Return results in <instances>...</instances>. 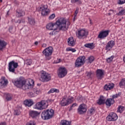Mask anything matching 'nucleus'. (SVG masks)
Here are the masks:
<instances>
[{"instance_id":"nucleus-12","label":"nucleus","mask_w":125,"mask_h":125,"mask_svg":"<svg viewBox=\"0 0 125 125\" xmlns=\"http://www.w3.org/2000/svg\"><path fill=\"white\" fill-rule=\"evenodd\" d=\"M40 11H42V16H46L49 13V9H47V7H46L44 5L40 7Z\"/></svg>"},{"instance_id":"nucleus-1","label":"nucleus","mask_w":125,"mask_h":125,"mask_svg":"<svg viewBox=\"0 0 125 125\" xmlns=\"http://www.w3.org/2000/svg\"><path fill=\"white\" fill-rule=\"evenodd\" d=\"M71 23L64 18H61L57 21L55 23H49L46 25V28L48 30L56 31L59 30V31H63L65 32L68 30L69 26Z\"/></svg>"},{"instance_id":"nucleus-45","label":"nucleus","mask_w":125,"mask_h":125,"mask_svg":"<svg viewBox=\"0 0 125 125\" xmlns=\"http://www.w3.org/2000/svg\"><path fill=\"white\" fill-rule=\"evenodd\" d=\"M26 125H36V123H35V121H31L26 123Z\"/></svg>"},{"instance_id":"nucleus-22","label":"nucleus","mask_w":125,"mask_h":125,"mask_svg":"<svg viewBox=\"0 0 125 125\" xmlns=\"http://www.w3.org/2000/svg\"><path fill=\"white\" fill-rule=\"evenodd\" d=\"M60 104L61 106H67V105H69V103H68V101L67 100V98L66 97H63L60 103Z\"/></svg>"},{"instance_id":"nucleus-26","label":"nucleus","mask_w":125,"mask_h":125,"mask_svg":"<svg viewBox=\"0 0 125 125\" xmlns=\"http://www.w3.org/2000/svg\"><path fill=\"white\" fill-rule=\"evenodd\" d=\"M7 44L4 41L0 40V50H2Z\"/></svg>"},{"instance_id":"nucleus-32","label":"nucleus","mask_w":125,"mask_h":125,"mask_svg":"<svg viewBox=\"0 0 125 125\" xmlns=\"http://www.w3.org/2000/svg\"><path fill=\"white\" fill-rule=\"evenodd\" d=\"M33 91L34 93L36 94H40V93H42V91H41V89L38 88H35L33 89Z\"/></svg>"},{"instance_id":"nucleus-28","label":"nucleus","mask_w":125,"mask_h":125,"mask_svg":"<svg viewBox=\"0 0 125 125\" xmlns=\"http://www.w3.org/2000/svg\"><path fill=\"white\" fill-rule=\"evenodd\" d=\"M27 18L29 24H30V25H31V26H34L35 24H36V21H35V19L30 17H28Z\"/></svg>"},{"instance_id":"nucleus-39","label":"nucleus","mask_w":125,"mask_h":125,"mask_svg":"<svg viewBox=\"0 0 125 125\" xmlns=\"http://www.w3.org/2000/svg\"><path fill=\"white\" fill-rule=\"evenodd\" d=\"M66 51H72V52H76L77 51V50H75V48H67Z\"/></svg>"},{"instance_id":"nucleus-63","label":"nucleus","mask_w":125,"mask_h":125,"mask_svg":"<svg viewBox=\"0 0 125 125\" xmlns=\"http://www.w3.org/2000/svg\"><path fill=\"white\" fill-rule=\"evenodd\" d=\"M119 22H120V21H122V19H120L119 20Z\"/></svg>"},{"instance_id":"nucleus-41","label":"nucleus","mask_w":125,"mask_h":125,"mask_svg":"<svg viewBox=\"0 0 125 125\" xmlns=\"http://www.w3.org/2000/svg\"><path fill=\"white\" fill-rule=\"evenodd\" d=\"M120 95H121V93H119L118 94L114 95L112 96L111 99H112L113 100H114V99H115V98H118V97H119V96H120Z\"/></svg>"},{"instance_id":"nucleus-24","label":"nucleus","mask_w":125,"mask_h":125,"mask_svg":"<svg viewBox=\"0 0 125 125\" xmlns=\"http://www.w3.org/2000/svg\"><path fill=\"white\" fill-rule=\"evenodd\" d=\"M24 104L25 106H28V107H31L33 104H34V102L32 100H26L24 101Z\"/></svg>"},{"instance_id":"nucleus-16","label":"nucleus","mask_w":125,"mask_h":125,"mask_svg":"<svg viewBox=\"0 0 125 125\" xmlns=\"http://www.w3.org/2000/svg\"><path fill=\"white\" fill-rule=\"evenodd\" d=\"M40 114L41 112L35 110H30L29 111V116L32 119H37L40 116Z\"/></svg>"},{"instance_id":"nucleus-33","label":"nucleus","mask_w":125,"mask_h":125,"mask_svg":"<svg viewBox=\"0 0 125 125\" xmlns=\"http://www.w3.org/2000/svg\"><path fill=\"white\" fill-rule=\"evenodd\" d=\"M119 86L120 87H122V86H125V78L121 80V81L119 83Z\"/></svg>"},{"instance_id":"nucleus-53","label":"nucleus","mask_w":125,"mask_h":125,"mask_svg":"<svg viewBox=\"0 0 125 125\" xmlns=\"http://www.w3.org/2000/svg\"><path fill=\"white\" fill-rule=\"evenodd\" d=\"M12 30H13V27L10 26L9 28V31L10 33H13V31H12Z\"/></svg>"},{"instance_id":"nucleus-38","label":"nucleus","mask_w":125,"mask_h":125,"mask_svg":"<svg viewBox=\"0 0 125 125\" xmlns=\"http://www.w3.org/2000/svg\"><path fill=\"white\" fill-rule=\"evenodd\" d=\"M117 15L121 16V15H125V9L121 10Z\"/></svg>"},{"instance_id":"nucleus-8","label":"nucleus","mask_w":125,"mask_h":125,"mask_svg":"<svg viewBox=\"0 0 125 125\" xmlns=\"http://www.w3.org/2000/svg\"><path fill=\"white\" fill-rule=\"evenodd\" d=\"M35 85V82L34 80L30 79L28 81V83H25L23 85L21 88L23 90H26V89H32Z\"/></svg>"},{"instance_id":"nucleus-62","label":"nucleus","mask_w":125,"mask_h":125,"mask_svg":"<svg viewBox=\"0 0 125 125\" xmlns=\"http://www.w3.org/2000/svg\"><path fill=\"white\" fill-rule=\"evenodd\" d=\"M60 61H61V59H59V62H58V63H59L60 62Z\"/></svg>"},{"instance_id":"nucleus-42","label":"nucleus","mask_w":125,"mask_h":125,"mask_svg":"<svg viewBox=\"0 0 125 125\" xmlns=\"http://www.w3.org/2000/svg\"><path fill=\"white\" fill-rule=\"evenodd\" d=\"M113 59H114V57L111 56L110 57L106 59V62H107V63H110V62L113 61Z\"/></svg>"},{"instance_id":"nucleus-43","label":"nucleus","mask_w":125,"mask_h":125,"mask_svg":"<svg viewBox=\"0 0 125 125\" xmlns=\"http://www.w3.org/2000/svg\"><path fill=\"white\" fill-rule=\"evenodd\" d=\"M27 95L29 97H34L35 96V93H33V92H29Z\"/></svg>"},{"instance_id":"nucleus-3","label":"nucleus","mask_w":125,"mask_h":125,"mask_svg":"<svg viewBox=\"0 0 125 125\" xmlns=\"http://www.w3.org/2000/svg\"><path fill=\"white\" fill-rule=\"evenodd\" d=\"M53 50V47L49 46L42 51V53L45 56V60H50L51 59V55H52Z\"/></svg>"},{"instance_id":"nucleus-23","label":"nucleus","mask_w":125,"mask_h":125,"mask_svg":"<svg viewBox=\"0 0 125 125\" xmlns=\"http://www.w3.org/2000/svg\"><path fill=\"white\" fill-rule=\"evenodd\" d=\"M97 103L98 104V105H103V104H105L104 96H101L99 100L97 101Z\"/></svg>"},{"instance_id":"nucleus-4","label":"nucleus","mask_w":125,"mask_h":125,"mask_svg":"<svg viewBox=\"0 0 125 125\" xmlns=\"http://www.w3.org/2000/svg\"><path fill=\"white\" fill-rule=\"evenodd\" d=\"M40 77V80L41 82H42V83H47V82H49V81L51 80L50 74L44 71L41 72Z\"/></svg>"},{"instance_id":"nucleus-2","label":"nucleus","mask_w":125,"mask_h":125,"mask_svg":"<svg viewBox=\"0 0 125 125\" xmlns=\"http://www.w3.org/2000/svg\"><path fill=\"white\" fill-rule=\"evenodd\" d=\"M41 117L42 120H50L54 117V110L52 109H48L42 111Z\"/></svg>"},{"instance_id":"nucleus-11","label":"nucleus","mask_w":125,"mask_h":125,"mask_svg":"<svg viewBox=\"0 0 125 125\" xmlns=\"http://www.w3.org/2000/svg\"><path fill=\"white\" fill-rule=\"evenodd\" d=\"M106 120L109 122L117 121L118 120V115L114 112H111L106 117Z\"/></svg>"},{"instance_id":"nucleus-31","label":"nucleus","mask_w":125,"mask_h":125,"mask_svg":"<svg viewBox=\"0 0 125 125\" xmlns=\"http://www.w3.org/2000/svg\"><path fill=\"white\" fill-rule=\"evenodd\" d=\"M54 92H56V93H59V89L56 88H51L48 92V94H50V93H53Z\"/></svg>"},{"instance_id":"nucleus-36","label":"nucleus","mask_w":125,"mask_h":125,"mask_svg":"<svg viewBox=\"0 0 125 125\" xmlns=\"http://www.w3.org/2000/svg\"><path fill=\"white\" fill-rule=\"evenodd\" d=\"M12 95L8 94L6 97V99L7 101H10L12 99Z\"/></svg>"},{"instance_id":"nucleus-49","label":"nucleus","mask_w":125,"mask_h":125,"mask_svg":"<svg viewBox=\"0 0 125 125\" xmlns=\"http://www.w3.org/2000/svg\"><path fill=\"white\" fill-rule=\"evenodd\" d=\"M118 3V4H124L125 3V0H119Z\"/></svg>"},{"instance_id":"nucleus-47","label":"nucleus","mask_w":125,"mask_h":125,"mask_svg":"<svg viewBox=\"0 0 125 125\" xmlns=\"http://www.w3.org/2000/svg\"><path fill=\"white\" fill-rule=\"evenodd\" d=\"M54 18H55V14H53L49 17V20H52V19H54Z\"/></svg>"},{"instance_id":"nucleus-34","label":"nucleus","mask_w":125,"mask_h":125,"mask_svg":"<svg viewBox=\"0 0 125 125\" xmlns=\"http://www.w3.org/2000/svg\"><path fill=\"white\" fill-rule=\"evenodd\" d=\"M32 62L33 61L31 59H28L25 61V63L27 65L31 66V65H32Z\"/></svg>"},{"instance_id":"nucleus-40","label":"nucleus","mask_w":125,"mask_h":125,"mask_svg":"<svg viewBox=\"0 0 125 125\" xmlns=\"http://www.w3.org/2000/svg\"><path fill=\"white\" fill-rule=\"evenodd\" d=\"M85 75L88 77V79H90L91 78L92 73L91 72H86Z\"/></svg>"},{"instance_id":"nucleus-20","label":"nucleus","mask_w":125,"mask_h":125,"mask_svg":"<svg viewBox=\"0 0 125 125\" xmlns=\"http://www.w3.org/2000/svg\"><path fill=\"white\" fill-rule=\"evenodd\" d=\"M115 103V100H113L112 98H108L105 102V104L106 106L110 107L111 105H113Z\"/></svg>"},{"instance_id":"nucleus-64","label":"nucleus","mask_w":125,"mask_h":125,"mask_svg":"<svg viewBox=\"0 0 125 125\" xmlns=\"http://www.w3.org/2000/svg\"><path fill=\"white\" fill-rule=\"evenodd\" d=\"M9 12V11H8L7 13V15H8V13Z\"/></svg>"},{"instance_id":"nucleus-44","label":"nucleus","mask_w":125,"mask_h":125,"mask_svg":"<svg viewBox=\"0 0 125 125\" xmlns=\"http://www.w3.org/2000/svg\"><path fill=\"white\" fill-rule=\"evenodd\" d=\"M94 60V57L93 56H90L88 58V61L89 63H92V62Z\"/></svg>"},{"instance_id":"nucleus-19","label":"nucleus","mask_w":125,"mask_h":125,"mask_svg":"<svg viewBox=\"0 0 125 125\" xmlns=\"http://www.w3.org/2000/svg\"><path fill=\"white\" fill-rule=\"evenodd\" d=\"M114 86H115V85L113 83H109L107 84H106L104 87V90H111V89H113L114 88Z\"/></svg>"},{"instance_id":"nucleus-51","label":"nucleus","mask_w":125,"mask_h":125,"mask_svg":"<svg viewBox=\"0 0 125 125\" xmlns=\"http://www.w3.org/2000/svg\"><path fill=\"white\" fill-rule=\"evenodd\" d=\"M94 112H95V110H94V108H92V109H90L89 111V113L90 114H93V113H94Z\"/></svg>"},{"instance_id":"nucleus-27","label":"nucleus","mask_w":125,"mask_h":125,"mask_svg":"<svg viewBox=\"0 0 125 125\" xmlns=\"http://www.w3.org/2000/svg\"><path fill=\"white\" fill-rule=\"evenodd\" d=\"M0 82L1 83V85L2 86H5L6 84L8 83L7 80H5V77H3L1 78V80L0 81Z\"/></svg>"},{"instance_id":"nucleus-9","label":"nucleus","mask_w":125,"mask_h":125,"mask_svg":"<svg viewBox=\"0 0 125 125\" xmlns=\"http://www.w3.org/2000/svg\"><path fill=\"white\" fill-rule=\"evenodd\" d=\"M18 67V62H15L14 61H12L9 62L8 70L11 73H15V69Z\"/></svg>"},{"instance_id":"nucleus-56","label":"nucleus","mask_w":125,"mask_h":125,"mask_svg":"<svg viewBox=\"0 0 125 125\" xmlns=\"http://www.w3.org/2000/svg\"><path fill=\"white\" fill-rule=\"evenodd\" d=\"M42 47H46V43H43L42 45Z\"/></svg>"},{"instance_id":"nucleus-60","label":"nucleus","mask_w":125,"mask_h":125,"mask_svg":"<svg viewBox=\"0 0 125 125\" xmlns=\"http://www.w3.org/2000/svg\"><path fill=\"white\" fill-rule=\"evenodd\" d=\"M90 23L92 24V20H90Z\"/></svg>"},{"instance_id":"nucleus-54","label":"nucleus","mask_w":125,"mask_h":125,"mask_svg":"<svg viewBox=\"0 0 125 125\" xmlns=\"http://www.w3.org/2000/svg\"><path fill=\"white\" fill-rule=\"evenodd\" d=\"M79 0H71V2H72V3H75V2H78Z\"/></svg>"},{"instance_id":"nucleus-37","label":"nucleus","mask_w":125,"mask_h":125,"mask_svg":"<svg viewBox=\"0 0 125 125\" xmlns=\"http://www.w3.org/2000/svg\"><path fill=\"white\" fill-rule=\"evenodd\" d=\"M124 110L125 107L120 106L118 108L117 112H118L119 113H122L123 111H124Z\"/></svg>"},{"instance_id":"nucleus-25","label":"nucleus","mask_w":125,"mask_h":125,"mask_svg":"<svg viewBox=\"0 0 125 125\" xmlns=\"http://www.w3.org/2000/svg\"><path fill=\"white\" fill-rule=\"evenodd\" d=\"M16 15L17 17H22L25 15V11L22 10H17Z\"/></svg>"},{"instance_id":"nucleus-50","label":"nucleus","mask_w":125,"mask_h":125,"mask_svg":"<svg viewBox=\"0 0 125 125\" xmlns=\"http://www.w3.org/2000/svg\"><path fill=\"white\" fill-rule=\"evenodd\" d=\"M76 106H78V104H77V103H75L73 104L70 107V109H69V111H71V110H72L73 107H76Z\"/></svg>"},{"instance_id":"nucleus-17","label":"nucleus","mask_w":125,"mask_h":125,"mask_svg":"<svg viewBox=\"0 0 125 125\" xmlns=\"http://www.w3.org/2000/svg\"><path fill=\"white\" fill-rule=\"evenodd\" d=\"M78 112L80 115L86 112V109L85 108V107H84V104H83L80 105L78 109Z\"/></svg>"},{"instance_id":"nucleus-10","label":"nucleus","mask_w":125,"mask_h":125,"mask_svg":"<svg viewBox=\"0 0 125 125\" xmlns=\"http://www.w3.org/2000/svg\"><path fill=\"white\" fill-rule=\"evenodd\" d=\"M67 69L65 67H60L58 70L57 74L59 78H64L67 75Z\"/></svg>"},{"instance_id":"nucleus-5","label":"nucleus","mask_w":125,"mask_h":125,"mask_svg":"<svg viewBox=\"0 0 125 125\" xmlns=\"http://www.w3.org/2000/svg\"><path fill=\"white\" fill-rule=\"evenodd\" d=\"M87 31H85V29H79L76 32V37L82 40V39H85L87 37Z\"/></svg>"},{"instance_id":"nucleus-52","label":"nucleus","mask_w":125,"mask_h":125,"mask_svg":"<svg viewBox=\"0 0 125 125\" xmlns=\"http://www.w3.org/2000/svg\"><path fill=\"white\" fill-rule=\"evenodd\" d=\"M18 23H19V24H21V23H25V21L23 20H19L18 21Z\"/></svg>"},{"instance_id":"nucleus-6","label":"nucleus","mask_w":125,"mask_h":125,"mask_svg":"<svg viewBox=\"0 0 125 125\" xmlns=\"http://www.w3.org/2000/svg\"><path fill=\"white\" fill-rule=\"evenodd\" d=\"M47 106H48L47 101L44 100H42L40 102L37 103L36 104V109L38 110H43V109L47 108Z\"/></svg>"},{"instance_id":"nucleus-13","label":"nucleus","mask_w":125,"mask_h":125,"mask_svg":"<svg viewBox=\"0 0 125 125\" xmlns=\"http://www.w3.org/2000/svg\"><path fill=\"white\" fill-rule=\"evenodd\" d=\"M26 83V81L23 80L22 79H20L17 81H15L14 83V85L19 87V88H22L23 85Z\"/></svg>"},{"instance_id":"nucleus-57","label":"nucleus","mask_w":125,"mask_h":125,"mask_svg":"<svg viewBox=\"0 0 125 125\" xmlns=\"http://www.w3.org/2000/svg\"><path fill=\"white\" fill-rule=\"evenodd\" d=\"M38 44H39V42H35V44L36 45H38Z\"/></svg>"},{"instance_id":"nucleus-55","label":"nucleus","mask_w":125,"mask_h":125,"mask_svg":"<svg viewBox=\"0 0 125 125\" xmlns=\"http://www.w3.org/2000/svg\"><path fill=\"white\" fill-rule=\"evenodd\" d=\"M0 125H6V123L2 122V123H0Z\"/></svg>"},{"instance_id":"nucleus-7","label":"nucleus","mask_w":125,"mask_h":125,"mask_svg":"<svg viewBox=\"0 0 125 125\" xmlns=\"http://www.w3.org/2000/svg\"><path fill=\"white\" fill-rule=\"evenodd\" d=\"M85 56H80L76 60L75 65L76 68H79L81 66H83L85 62Z\"/></svg>"},{"instance_id":"nucleus-30","label":"nucleus","mask_w":125,"mask_h":125,"mask_svg":"<svg viewBox=\"0 0 125 125\" xmlns=\"http://www.w3.org/2000/svg\"><path fill=\"white\" fill-rule=\"evenodd\" d=\"M71 122L67 120H62L60 123V125H70Z\"/></svg>"},{"instance_id":"nucleus-35","label":"nucleus","mask_w":125,"mask_h":125,"mask_svg":"<svg viewBox=\"0 0 125 125\" xmlns=\"http://www.w3.org/2000/svg\"><path fill=\"white\" fill-rule=\"evenodd\" d=\"M66 99L67 100V102L68 103V104H71V103H72V102L74 101V97H69Z\"/></svg>"},{"instance_id":"nucleus-15","label":"nucleus","mask_w":125,"mask_h":125,"mask_svg":"<svg viewBox=\"0 0 125 125\" xmlns=\"http://www.w3.org/2000/svg\"><path fill=\"white\" fill-rule=\"evenodd\" d=\"M96 77L99 80H102L104 78V70L97 69L96 71Z\"/></svg>"},{"instance_id":"nucleus-59","label":"nucleus","mask_w":125,"mask_h":125,"mask_svg":"<svg viewBox=\"0 0 125 125\" xmlns=\"http://www.w3.org/2000/svg\"><path fill=\"white\" fill-rule=\"evenodd\" d=\"M49 35H51L52 36H53V32H50V33H49Z\"/></svg>"},{"instance_id":"nucleus-21","label":"nucleus","mask_w":125,"mask_h":125,"mask_svg":"<svg viewBox=\"0 0 125 125\" xmlns=\"http://www.w3.org/2000/svg\"><path fill=\"white\" fill-rule=\"evenodd\" d=\"M67 43L69 46H74V45L75 44L74 38L73 37L69 38L67 40Z\"/></svg>"},{"instance_id":"nucleus-48","label":"nucleus","mask_w":125,"mask_h":125,"mask_svg":"<svg viewBox=\"0 0 125 125\" xmlns=\"http://www.w3.org/2000/svg\"><path fill=\"white\" fill-rule=\"evenodd\" d=\"M14 114L16 116H19V115H20L21 114V112H20V111L17 110L14 111Z\"/></svg>"},{"instance_id":"nucleus-14","label":"nucleus","mask_w":125,"mask_h":125,"mask_svg":"<svg viewBox=\"0 0 125 125\" xmlns=\"http://www.w3.org/2000/svg\"><path fill=\"white\" fill-rule=\"evenodd\" d=\"M109 30H103L100 32L98 38V39H105V38H107V36H109Z\"/></svg>"},{"instance_id":"nucleus-18","label":"nucleus","mask_w":125,"mask_h":125,"mask_svg":"<svg viewBox=\"0 0 125 125\" xmlns=\"http://www.w3.org/2000/svg\"><path fill=\"white\" fill-rule=\"evenodd\" d=\"M115 45V42L111 40L108 42L106 44L105 49L106 50H110L111 48H113V47Z\"/></svg>"},{"instance_id":"nucleus-29","label":"nucleus","mask_w":125,"mask_h":125,"mask_svg":"<svg viewBox=\"0 0 125 125\" xmlns=\"http://www.w3.org/2000/svg\"><path fill=\"white\" fill-rule=\"evenodd\" d=\"M84 46L87 47V48H90V49H93L94 48V44L93 43H88L84 44Z\"/></svg>"},{"instance_id":"nucleus-58","label":"nucleus","mask_w":125,"mask_h":125,"mask_svg":"<svg viewBox=\"0 0 125 125\" xmlns=\"http://www.w3.org/2000/svg\"><path fill=\"white\" fill-rule=\"evenodd\" d=\"M123 61L125 63V55L123 57Z\"/></svg>"},{"instance_id":"nucleus-61","label":"nucleus","mask_w":125,"mask_h":125,"mask_svg":"<svg viewBox=\"0 0 125 125\" xmlns=\"http://www.w3.org/2000/svg\"><path fill=\"white\" fill-rule=\"evenodd\" d=\"M50 101L53 102V101H54V100H50Z\"/></svg>"},{"instance_id":"nucleus-46","label":"nucleus","mask_w":125,"mask_h":125,"mask_svg":"<svg viewBox=\"0 0 125 125\" xmlns=\"http://www.w3.org/2000/svg\"><path fill=\"white\" fill-rule=\"evenodd\" d=\"M78 13H79V9H77L75 11L74 21H75V19H76V17H77V15H78Z\"/></svg>"}]
</instances>
